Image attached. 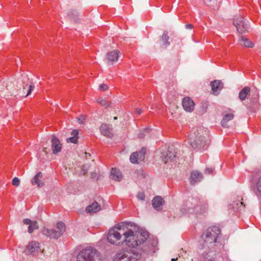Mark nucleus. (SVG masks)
Here are the masks:
<instances>
[{
	"instance_id": "obj_51",
	"label": "nucleus",
	"mask_w": 261,
	"mask_h": 261,
	"mask_svg": "<svg viewBox=\"0 0 261 261\" xmlns=\"http://www.w3.org/2000/svg\"><path fill=\"white\" fill-rule=\"evenodd\" d=\"M240 204L241 205H244V203H243V202H240Z\"/></svg>"
},
{
	"instance_id": "obj_3",
	"label": "nucleus",
	"mask_w": 261,
	"mask_h": 261,
	"mask_svg": "<svg viewBox=\"0 0 261 261\" xmlns=\"http://www.w3.org/2000/svg\"><path fill=\"white\" fill-rule=\"evenodd\" d=\"M221 230L219 227L214 226L208 227L201 234V238L203 240V247L213 248L218 242Z\"/></svg>"
},
{
	"instance_id": "obj_29",
	"label": "nucleus",
	"mask_w": 261,
	"mask_h": 261,
	"mask_svg": "<svg viewBox=\"0 0 261 261\" xmlns=\"http://www.w3.org/2000/svg\"><path fill=\"white\" fill-rule=\"evenodd\" d=\"M169 39V36H168V33L166 31H164L163 34L162 36V38L160 39L161 45L163 46H167L170 45V43L168 41Z\"/></svg>"
},
{
	"instance_id": "obj_17",
	"label": "nucleus",
	"mask_w": 261,
	"mask_h": 261,
	"mask_svg": "<svg viewBox=\"0 0 261 261\" xmlns=\"http://www.w3.org/2000/svg\"><path fill=\"white\" fill-rule=\"evenodd\" d=\"M23 222L25 225H29L28 232L32 233L34 230L39 228L38 222L36 221H32L30 219H24Z\"/></svg>"
},
{
	"instance_id": "obj_39",
	"label": "nucleus",
	"mask_w": 261,
	"mask_h": 261,
	"mask_svg": "<svg viewBox=\"0 0 261 261\" xmlns=\"http://www.w3.org/2000/svg\"><path fill=\"white\" fill-rule=\"evenodd\" d=\"M137 197L141 200H144L145 199V195L143 192H139L137 194Z\"/></svg>"
},
{
	"instance_id": "obj_4",
	"label": "nucleus",
	"mask_w": 261,
	"mask_h": 261,
	"mask_svg": "<svg viewBox=\"0 0 261 261\" xmlns=\"http://www.w3.org/2000/svg\"><path fill=\"white\" fill-rule=\"evenodd\" d=\"M185 208H182L185 213L200 214L205 213L208 209L207 203L198 198H192L186 202Z\"/></svg>"
},
{
	"instance_id": "obj_21",
	"label": "nucleus",
	"mask_w": 261,
	"mask_h": 261,
	"mask_svg": "<svg viewBox=\"0 0 261 261\" xmlns=\"http://www.w3.org/2000/svg\"><path fill=\"white\" fill-rule=\"evenodd\" d=\"M100 209V205L97 202L95 201L86 207V211L88 213H95L99 211Z\"/></svg>"
},
{
	"instance_id": "obj_49",
	"label": "nucleus",
	"mask_w": 261,
	"mask_h": 261,
	"mask_svg": "<svg viewBox=\"0 0 261 261\" xmlns=\"http://www.w3.org/2000/svg\"><path fill=\"white\" fill-rule=\"evenodd\" d=\"M85 154L86 155H87V156H91V155H90V153H87V152H85Z\"/></svg>"
},
{
	"instance_id": "obj_11",
	"label": "nucleus",
	"mask_w": 261,
	"mask_h": 261,
	"mask_svg": "<svg viewBox=\"0 0 261 261\" xmlns=\"http://www.w3.org/2000/svg\"><path fill=\"white\" fill-rule=\"evenodd\" d=\"M176 153L173 148L169 147L168 149L162 152L161 158L164 163H167L168 162L173 161L176 156Z\"/></svg>"
},
{
	"instance_id": "obj_40",
	"label": "nucleus",
	"mask_w": 261,
	"mask_h": 261,
	"mask_svg": "<svg viewBox=\"0 0 261 261\" xmlns=\"http://www.w3.org/2000/svg\"><path fill=\"white\" fill-rule=\"evenodd\" d=\"M97 102L103 106L107 107V106L108 105V102L104 99L97 100Z\"/></svg>"
},
{
	"instance_id": "obj_46",
	"label": "nucleus",
	"mask_w": 261,
	"mask_h": 261,
	"mask_svg": "<svg viewBox=\"0 0 261 261\" xmlns=\"http://www.w3.org/2000/svg\"><path fill=\"white\" fill-rule=\"evenodd\" d=\"M186 28L187 29H192L193 28V26L191 24H187L186 25Z\"/></svg>"
},
{
	"instance_id": "obj_15",
	"label": "nucleus",
	"mask_w": 261,
	"mask_h": 261,
	"mask_svg": "<svg viewBox=\"0 0 261 261\" xmlns=\"http://www.w3.org/2000/svg\"><path fill=\"white\" fill-rule=\"evenodd\" d=\"M62 149V144L60 140L55 136L51 138V149L54 154H57L60 152Z\"/></svg>"
},
{
	"instance_id": "obj_37",
	"label": "nucleus",
	"mask_w": 261,
	"mask_h": 261,
	"mask_svg": "<svg viewBox=\"0 0 261 261\" xmlns=\"http://www.w3.org/2000/svg\"><path fill=\"white\" fill-rule=\"evenodd\" d=\"M108 89V86L105 84H102L99 86V90L102 91H105Z\"/></svg>"
},
{
	"instance_id": "obj_47",
	"label": "nucleus",
	"mask_w": 261,
	"mask_h": 261,
	"mask_svg": "<svg viewBox=\"0 0 261 261\" xmlns=\"http://www.w3.org/2000/svg\"><path fill=\"white\" fill-rule=\"evenodd\" d=\"M136 113L138 114H140L142 113V111L141 109H136Z\"/></svg>"
},
{
	"instance_id": "obj_30",
	"label": "nucleus",
	"mask_w": 261,
	"mask_h": 261,
	"mask_svg": "<svg viewBox=\"0 0 261 261\" xmlns=\"http://www.w3.org/2000/svg\"><path fill=\"white\" fill-rule=\"evenodd\" d=\"M233 118V115L231 113L225 115L221 121V124L223 127H227L228 125L227 122Z\"/></svg>"
},
{
	"instance_id": "obj_52",
	"label": "nucleus",
	"mask_w": 261,
	"mask_h": 261,
	"mask_svg": "<svg viewBox=\"0 0 261 261\" xmlns=\"http://www.w3.org/2000/svg\"><path fill=\"white\" fill-rule=\"evenodd\" d=\"M175 258H172V261H175Z\"/></svg>"
},
{
	"instance_id": "obj_5",
	"label": "nucleus",
	"mask_w": 261,
	"mask_h": 261,
	"mask_svg": "<svg viewBox=\"0 0 261 261\" xmlns=\"http://www.w3.org/2000/svg\"><path fill=\"white\" fill-rule=\"evenodd\" d=\"M100 259V254L96 249L88 247L80 251L76 261H97Z\"/></svg>"
},
{
	"instance_id": "obj_32",
	"label": "nucleus",
	"mask_w": 261,
	"mask_h": 261,
	"mask_svg": "<svg viewBox=\"0 0 261 261\" xmlns=\"http://www.w3.org/2000/svg\"><path fill=\"white\" fill-rule=\"evenodd\" d=\"M40 158L42 159H47L48 158V149L46 147H44L42 150L40 152Z\"/></svg>"
},
{
	"instance_id": "obj_2",
	"label": "nucleus",
	"mask_w": 261,
	"mask_h": 261,
	"mask_svg": "<svg viewBox=\"0 0 261 261\" xmlns=\"http://www.w3.org/2000/svg\"><path fill=\"white\" fill-rule=\"evenodd\" d=\"M208 140L209 135L207 131L200 128L197 129L193 135H190L189 142L193 148L204 149L207 146Z\"/></svg>"
},
{
	"instance_id": "obj_10",
	"label": "nucleus",
	"mask_w": 261,
	"mask_h": 261,
	"mask_svg": "<svg viewBox=\"0 0 261 261\" xmlns=\"http://www.w3.org/2000/svg\"><path fill=\"white\" fill-rule=\"evenodd\" d=\"M40 244L38 242L32 241L26 246L24 250L25 255H32L34 256L40 250Z\"/></svg>"
},
{
	"instance_id": "obj_36",
	"label": "nucleus",
	"mask_w": 261,
	"mask_h": 261,
	"mask_svg": "<svg viewBox=\"0 0 261 261\" xmlns=\"http://www.w3.org/2000/svg\"><path fill=\"white\" fill-rule=\"evenodd\" d=\"M78 137L76 136H72L68 139V141L73 143H76L77 142Z\"/></svg>"
},
{
	"instance_id": "obj_35",
	"label": "nucleus",
	"mask_w": 261,
	"mask_h": 261,
	"mask_svg": "<svg viewBox=\"0 0 261 261\" xmlns=\"http://www.w3.org/2000/svg\"><path fill=\"white\" fill-rule=\"evenodd\" d=\"M85 119L86 116L84 115H82L77 118V121L80 124H84Z\"/></svg>"
},
{
	"instance_id": "obj_20",
	"label": "nucleus",
	"mask_w": 261,
	"mask_h": 261,
	"mask_svg": "<svg viewBox=\"0 0 261 261\" xmlns=\"http://www.w3.org/2000/svg\"><path fill=\"white\" fill-rule=\"evenodd\" d=\"M110 177L113 180L119 181L122 178L121 172L116 168H112L111 171Z\"/></svg>"
},
{
	"instance_id": "obj_26",
	"label": "nucleus",
	"mask_w": 261,
	"mask_h": 261,
	"mask_svg": "<svg viewBox=\"0 0 261 261\" xmlns=\"http://www.w3.org/2000/svg\"><path fill=\"white\" fill-rule=\"evenodd\" d=\"M259 94L258 93L252 94L250 98L251 105L249 106L251 109L257 107L258 103Z\"/></svg>"
},
{
	"instance_id": "obj_38",
	"label": "nucleus",
	"mask_w": 261,
	"mask_h": 261,
	"mask_svg": "<svg viewBox=\"0 0 261 261\" xmlns=\"http://www.w3.org/2000/svg\"><path fill=\"white\" fill-rule=\"evenodd\" d=\"M148 129H145L144 130L140 132L138 135L139 138H143L145 136V133H148Z\"/></svg>"
},
{
	"instance_id": "obj_19",
	"label": "nucleus",
	"mask_w": 261,
	"mask_h": 261,
	"mask_svg": "<svg viewBox=\"0 0 261 261\" xmlns=\"http://www.w3.org/2000/svg\"><path fill=\"white\" fill-rule=\"evenodd\" d=\"M31 183L33 185H37L38 187H42L44 184V181L42 173L38 172L32 179Z\"/></svg>"
},
{
	"instance_id": "obj_24",
	"label": "nucleus",
	"mask_w": 261,
	"mask_h": 261,
	"mask_svg": "<svg viewBox=\"0 0 261 261\" xmlns=\"http://www.w3.org/2000/svg\"><path fill=\"white\" fill-rule=\"evenodd\" d=\"M164 201L161 197L156 196L152 200V206L154 208L159 210H160L159 208L163 205Z\"/></svg>"
},
{
	"instance_id": "obj_1",
	"label": "nucleus",
	"mask_w": 261,
	"mask_h": 261,
	"mask_svg": "<svg viewBox=\"0 0 261 261\" xmlns=\"http://www.w3.org/2000/svg\"><path fill=\"white\" fill-rule=\"evenodd\" d=\"M122 229V232L124 236L126 245L133 248L144 243L148 237L147 232H140L137 230L136 226L130 223H126V225H120Z\"/></svg>"
},
{
	"instance_id": "obj_43",
	"label": "nucleus",
	"mask_w": 261,
	"mask_h": 261,
	"mask_svg": "<svg viewBox=\"0 0 261 261\" xmlns=\"http://www.w3.org/2000/svg\"><path fill=\"white\" fill-rule=\"evenodd\" d=\"M82 169L83 170V174L84 175L88 171V168H87L85 165L83 166Z\"/></svg>"
},
{
	"instance_id": "obj_9",
	"label": "nucleus",
	"mask_w": 261,
	"mask_h": 261,
	"mask_svg": "<svg viewBox=\"0 0 261 261\" xmlns=\"http://www.w3.org/2000/svg\"><path fill=\"white\" fill-rule=\"evenodd\" d=\"M246 20L241 15L234 16L233 23L239 33H245L248 31L249 27Z\"/></svg>"
},
{
	"instance_id": "obj_13",
	"label": "nucleus",
	"mask_w": 261,
	"mask_h": 261,
	"mask_svg": "<svg viewBox=\"0 0 261 261\" xmlns=\"http://www.w3.org/2000/svg\"><path fill=\"white\" fill-rule=\"evenodd\" d=\"M182 107L187 112H192L195 107V103L193 100L189 97H185L182 100Z\"/></svg>"
},
{
	"instance_id": "obj_45",
	"label": "nucleus",
	"mask_w": 261,
	"mask_h": 261,
	"mask_svg": "<svg viewBox=\"0 0 261 261\" xmlns=\"http://www.w3.org/2000/svg\"><path fill=\"white\" fill-rule=\"evenodd\" d=\"M2 85H0V96H4V97L6 96L7 95L4 93L3 91H2Z\"/></svg>"
},
{
	"instance_id": "obj_27",
	"label": "nucleus",
	"mask_w": 261,
	"mask_h": 261,
	"mask_svg": "<svg viewBox=\"0 0 261 261\" xmlns=\"http://www.w3.org/2000/svg\"><path fill=\"white\" fill-rule=\"evenodd\" d=\"M254 192L256 196L261 199V176L257 179L256 182V187Z\"/></svg>"
},
{
	"instance_id": "obj_44",
	"label": "nucleus",
	"mask_w": 261,
	"mask_h": 261,
	"mask_svg": "<svg viewBox=\"0 0 261 261\" xmlns=\"http://www.w3.org/2000/svg\"><path fill=\"white\" fill-rule=\"evenodd\" d=\"M42 233L43 234H44V235H46V236H48V233H49V231H48V229H44L43 230H42Z\"/></svg>"
},
{
	"instance_id": "obj_28",
	"label": "nucleus",
	"mask_w": 261,
	"mask_h": 261,
	"mask_svg": "<svg viewBox=\"0 0 261 261\" xmlns=\"http://www.w3.org/2000/svg\"><path fill=\"white\" fill-rule=\"evenodd\" d=\"M240 44L241 45L246 47L252 48L253 46V44L251 41L242 36L240 38Z\"/></svg>"
},
{
	"instance_id": "obj_6",
	"label": "nucleus",
	"mask_w": 261,
	"mask_h": 261,
	"mask_svg": "<svg viewBox=\"0 0 261 261\" xmlns=\"http://www.w3.org/2000/svg\"><path fill=\"white\" fill-rule=\"evenodd\" d=\"M127 223H121L118 224L115 228L111 229L108 234L107 240L109 243L112 244L119 245L122 234L123 235V231L121 228L120 225H126Z\"/></svg>"
},
{
	"instance_id": "obj_33",
	"label": "nucleus",
	"mask_w": 261,
	"mask_h": 261,
	"mask_svg": "<svg viewBox=\"0 0 261 261\" xmlns=\"http://www.w3.org/2000/svg\"><path fill=\"white\" fill-rule=\"evenodd\" d=\"M138 159L140 162L143 161L145 158V154L146 153V148H142L141 151L138 152Z\"/></svg>"
},
{
	"instance_id": "obj_42",
	"label": "nucleus",
	"mask_w": 261,
	"mask_h": 261,
	"mask_svg": "<svg viewBox=\"0 0 261 261\" xmlns=\"http://www.w3.org/2000/svg\"><path fill=\"white\" fill-rule=\"evenodd\" d=\"M213 169L211 168H207L205 170V172L207 174H211L213 172Z\"/></svg>"
},
{
	"instance_id": "obj_34",
	"label": "nucleus",
	"mask_w": 261,
	"mask_h": 261,
	"mask_svg": "<svg viewBox=\"0 0 261 261\" xmlns=\"http://www.w3.org/2000/svg\"><path fill=\"white\" fill-rule=\"evenodd\" d=\"M20 179L18 178V177H14L13 178V179H12V184L13 186H15V187H18L20 185Z\"/></svg>"
},
{
	"instance_id": "obj_23",
	"label": "nucleus",
	"mask_w": 261,
	"mask_h": 261,
	"mask_svg": "<svg viewBox=\"0 0 261 261\" xmlns=\"http://www.w3.org/2000/svg\"><path fill=\"white\" fill-rule=\"evenodd\" d=\"M221 1L222 0H203L205 4L213 9L218 8Z\"/></svg>"
},
{
	"instance_id": "obj_41",
	"label": "nucleus",
	"mask_w": 261,
	"mask_h": 261,
	"mask_svg": "<svg viewBox=\"0 0 261 261\" xmlns=\"http://www.w3.org/2000/svg\"><path fill=\"white\" fill-rule=\"evenodd\" d=\"M71 135L73 136L78 137L79 130L77 129L72 130V132H71Z\"/></svg>"
},
{
	"instance_id": "obj_8",
	"label": "nucleus",
	"mask_w": 261,
	"mask_h": 261,
	"mask_svg": "<svg viewBox=\"0 0 261 261\" xmlns=\"http://www.w3.org/2000/svg\"><path fill=\"white\" fill-rule=\"evenodd\" d=\"M18 83L20 86H22L23 94L27 92L25 96L29 95L35 88L34 85L32 84L31 80L27 74L22 75L21 77L18 80Z\"/></svg>"
},
{
	"instance_id": "obj_25",
	"label": "nucleus",
	"mask_w": 261,
	"mask_h": 261,
	"mask_svg": "<svg viewBox=\"0 0 261 261\" xmlns=\"http://www.w3.org/2000/svg\"><path fill=\"white\" fill-rule=\"evenodd\" d=\"M250 93V88L248 87H244L239 93V97L242 101L246 99Z\"/></svg>"
},
{
	"instance_id": "obj_18",
	"label": "nucleus",
	"mask_w": 261,
	"mask_h": 261,
	"mask_svg": "<svg viewBox=\"0 0 261 261\" xmlns=\"http://www.w3.org/2000/svg\"><path fill=\"white\" fill-rule=\"evenodd\" d=\"M202 179V174L197 171H194L191 174L190 182L193 185L200 181Z\"/></svg>"
},
{
	"instance_id": "obj_48",
	"label": "nucleus",
	"mask_w": 261,
	"mask_h": 261,
	"mask_svg": "<svg viewBox=\"0 0 261 261\" xmlns=\"http://www.w3.org/2000/svg\"><path fill=\"white\" fill-rule=\"evenodd\" d=\"M85 154L86 155H87V156H91V155H90V153H87V152H85Z\"/></svg>"
},
{
	"instance_id": "obj_31",
	"label": "nucleus",
	"mask_w": 261,
	"mask_h": 261,
	"mask_svg": "<svg viewBox=\"0 0 261 261\" xmlns=\"http://www.w3.org/2000/svg\"><path fill=\"white\" fill-rule=\"evenodd\" d=\"M138 152L133 153L130 156V161L134 164L140 162L138 159Z\"/></svg>"
},
{
	"instance_id": "obj_16",
	"label": "nucleus",
	"mask_w": 261,
	"mask_h": 261,
	"mask_svg": "<svg viewBox=\"0 0 261 261\" xmlns=\"http://www.w3.org/2000/svg\"><path fill=\"white\" fill-rule=\"evenodd\" d=\"M119 51L114 50L109 51L107 54V60L109 64H113L118 61Z\"/></svg>"
},
{
	"instance_id": "obj_12",
	"label": "nucleus",
	"mask_w": 261,
	"mask_h": 261,
	"mask_svg": "<svg viewBox=\"0 0 261 261\" xmlns=\"http://www.w3.org/2000/svg\"><path fill=\"white\" fill-rule=\"evenodd\" d=\"M65 230V226L63 222H58L56 227L50 230V239H57L63 233Z\"/></svg>"
},
{
	"instance_id": "obj_50",
	"label": "nucleus",
	"mask_w": 261,
	"mask_h": 261,
	"mask_svg": "<svg viewBox=\"0 0 261 261\" xmlns=\"http://www.w3.org/2000/svg\"><path fill=\"white\" fill-rule=\"evenodd\" d=\"M204 261H214V260L211 259H210L205 260Z\"/></svg>"
},
{
	"instance_id": "obj_7",
	"label": "nucleus",
	"mask_w": 261,
	"mask_h": 261,
	"mask_svg": "<svg viewBox=\"0 0 261 261\" xmlns=\"http://www.w3.org/2000/svg\"><path fill=\"white\" fill-rule=\"evenodd\" d=\"M140 257V254L134 251H124L117 253L114 261H137Z\"/></svg>"
},
{
	"instance_id": "obj_14",
	"label": "nucleus",
	"mask_w": 261,
	"mask_h": 261,
	"mask_svg": "<svg viewBox=\"0 0 261 261\" xmlns=\"http://www.w3.org/2000/svg\"><path fill=\"white\" fill-rule=\"evenodd\" d=\"M223 83L220 80H215L211 82L213 94L217 95L223 88Z\"/></svg>"
},
{
	"instance_id": "obj_22",
	"label": "nucleus",
	"mask_w": 261,
	"mask_h": 261,
	"mask_svg": "<svg viewBox=\"0 0 261 261\" xmlns=\"http://www.w3.org/2000/svg\"><path fill=\"white\" fill-rule=\"evenodd\" d=\"M100 130L101 134L105 136L111 137L113 135L112 133V129L106 124H102L100 126Z\"/></svg>"
}]
</instances>
